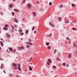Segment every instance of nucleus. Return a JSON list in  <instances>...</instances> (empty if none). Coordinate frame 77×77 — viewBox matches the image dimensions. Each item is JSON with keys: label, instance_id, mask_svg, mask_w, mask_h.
<instances>
[{"label": "nucleus", "instance_id": "1", "mask_svg": "<svg viewBox=\"0 0 77 77\" xmlns=\"http://www.w3.org/2000/svg\"><path fill=\"white\" fill-rule=\"evenodd\" d=\"M27 7L28 9H31V5L29 4H27Z\"/></svg>", "mask_w": 77, "mask_h": 77}, {"label": "nucleus", "instance_id": "2", "mask_svg": "<svg viewBox=\"0 0 77 77\" xmlns=\"http://www.w3.org/2000/svg\"><path fill=\"white\" fill-rule=\"evenodd\" d=\"M12 64H13V66H15V67H17V65L16 64L13 63H12Z\"/></svg>", "mask_w": 77, "mask_h": 77}, {"label": "nucleus", "instance_id": "3", "mask_svg": "<svg viewBox=\"0 0 77 77\" xmlns=\"http://www.w3.org/2000/svg\"><path fill=\"white\" fill-rule=\"evenodd\" d=\"M14 21L16 22V23H18V20L16 18H14Z\"/></svg>", "mask_w": 77, "mask_h": 77}, {"label": "nucleus", "instance_id": "4", "mask_svg": "<svg viewBox=\"0 0 77 77\" xmlns=\"http://www.w3.org/2000/svg\"><path fill=\"white\" fill-rule=\"evenodd\" d=\"M27 44H29V45H33V44H32V43L30 42H27Z\"/></svg>", "mask_w": 77, "mask_h": 77}, {"label": "nucleus", "instance_id": "5", "mask_svg": "<svg viewBox=\"0 0 77 77\" xmlns=\"http://www.w3.org/2000/svg\"><path fill=\"white\" fill-rule=\"evenodd\" d=\"M72 56V55L71 54H69L68 55V57L69 58H71Z\"/></svg>", "mask_w": 77, "mask_h": 77}, {"label": "nucleus", "instance_id": "6", "mask_svg": "<svg viewBox=\"0 0 77 77\" xmlns=\"http://www.w3.org/2000/svg\"><path fill=\"white\" fill-rule=\"evenodd\" d=\"M9 50H10V51H11V52H13V51H12V48H9Z\"/></svg>", "mask_w": 77, "mask_h": 77}, {"label": "nucleus", "instance_id": "7", "mask_svg": "<svg viewBox=\"0 0 77 77\" xmlns=\"http://www.w3.org/2000/svg\"><path fill=\"white\" fill-rule=\"evenodd\" d=\"M73 46L74 47H75V48H77V46L75 44V43H73Z\"/></svg>", "mask_w": 77, "mask_h": 77}, {"label": "nucleus", "instance_id": "8", "mask_svg": "<svg viewBox=\"0 0 77 77\" xmlns=\"http://www.w3.org/2000/svg\"><path fill=\"white\" fill-rule=\"evenodd\" d=\"M29 69L30 70V71H32V67H31L29 66Z\"/></svg>", "mask_w": 77, "mask_h": 77}, {"label": "nucleus", "instance_id": "9", "mask_svg": "<svg viewBox=\"0 0 77 77\" xmlns=\"http://www.w3.org/2000/svg\"><path fill=\"white\" fill-rule=\"evenodd\" d=\"M4 30H8V28L6 27H4Z\"/></svg>", "mask_w": 77, "mask_h": 77}, {"label": "nucleus", "instance_id": "10", "mask_svg": "<svg viewBox=\"0 0 77 77\" xmlns=\"http://www.w3.org/2000/svg\"><path fill=\"white\" fill-rule=\"evenodd\" d=\"M49 25H51V26L52 27H54V25H53L52 24V23H49Z\"/></svg>", "mask_w": 77, "mask_h": 77}, {"label": "nucleus", "instance_id": "11", "mask_svg": "<svg viewBox=\"0 0 77 77\" xmlns=\"http://www.w3.org/2000/svg\"><path fill=\"white\" fill-rule=\"evenodd\" d=\"M9 7H10V8H12V4L9 5Z\"/></svg>", "mask_w": 77, "mask_h": 77}, {"label": "nucleus", "instance_id": "12", "mask_svg": "<svg viewBox=\"0 0 77 77\" xmlns=\"http://www.w3.org/2000/svg\"><path fill=\"white\" fill-rule=\"evenodd\" d=\"M32 14H33V15L34 17H35V16H36V13L33 12L32 13Z\"/></svg>", "mask_w": 77, "mask_h": 77}, {"label": "nucleus", "instance_id": "13", "mask_svg": "<svg viewBox=\"0 0 77 77\" xmlns=\"http://www.w3.org/2000/svg\"><path fill=\"white\" fill-rule=\"evenodd\" d=\"M48 61L49 62V63H51V60L50 59H48Z\"/></svg>", "mask_w": 77, "mask_h": 77}, {"label": "nucleus", "instance_id": "14", "mask_svg": "<svg viewBox=\"0 0 77 77\" xmlns=\"http://www.w3.org/2000/svg\"><path fill=\"white\" fill-rule=\"evenodd\" d=\"M56 52H57V50H56V49L54 51V54H56Z\"/></svg>", "mask_w": 77, "mask_h": 77}, {"label": "nucleus", "instance_id": "15", "mask_svg": "<svg viewBox=\"0 0 77 77\" xmlns=\"http://www.w3.org/2000/svg\"><path fill=\"white\" fill-rule=\"evenodd\" d=\"M0 43H1V45H2V47H3V44L2 43V42H0Z\"/></svg>", "mask_w": 77, "mask_h": 77}, {"label": "nucleus", "instance_id": "16", "mask_svg": "<svg viewBox=\"0 0 77 77\" xmlns=\"http://www.w3.org/2000/svg\"><path fill=\"white\" fill-rule=\"evenodd\" d=\"M51 47L50 46H48V50H50V49H51Z\"/></svg>", "mask_w": 77, "mask_h": 77}, {"label": "nucleus", "instance_id": "17", "mask_svg": "<svg viewBox=\"0 0 77 77\" xmlns=\"http://www.w3.org/2000/svg\"><path fill=\"white\" fill-rule=\"evenodd\" d=\"M7 36L8 38H10V35H9V34H7Z\"/></svg>", "mask_w": 77, "mask_h": 77}, {"label": "nucleus", "instance_id": "18", "mask_svg": "<svg viewBox=\"0 0 77 77\" xmlns=\"http://www.w3.org/2000/svg\"><path fill=\"white\" fill-rule=\"evenodd\" d=\"M18 69H19L20 71H21V67H18Z\"/></svg>", "mask_w": 77, "mask_h": 77}, {"label": "nucleus", "instance_id": "19", "mask_svg": "<svg viewBox=\"0 0 77 77\" xmlns=\"http://www.w3.org/2000/svg\"><path fill=\"white\" fill-rule=\"evenodd\" d=\"M20 48L21 50L22 49H24V48L23 46H22L20 47Z\"/></svg>", "mask_w": 77, "mask_h": 77}, {"label": "nucleus", "instance_id": "20", "mask_svg": "<svg viewBox=\"0 0 77 77\" xmlns=\"http://www.w3.org/2000/svg\"><path fill=\"white\" fill-rule=\"evenodd\" d=\"M14 11H15V12H19V11H18V10H17L16 9H14Z\"/></svg>", "mask_w": 77, "mask_h": 77}, {"label": "nucleus", "instance_id": "21", "mask_svg": "<svg viewBox=\"0 0 77 77\" xmlns=\"http://www.w3.org/2000/svg\"><path fill=\"white\" fill-rule=\"evenodd\" d=\"M34 29H35V26H33V27L32 28V31H33Z\"/></svg>", "mask_w": 77, "mask_h": 77}, {"label": "nucleus", "instance_id": "22", "mask_svg": "<svg viewBox=\"0 0 77 77\" xmlns=\"http://www.w3.org/2000/svg\"><path fill=\"white\" fill-rule=\"evenodd\" d=\"M58 20H59V21H61V17H60V18H58Z\"/></svg>", "mask_w": 77, "mask_h": 77}, {"label": "nucleus", "instance_id": "23", "mask_svg": "<svg viewBox=\"0 0 77 77\" xmlns=\"http://www.w3.org/2000/svg\"><path fill=\"white\" fill-rule=\"evenodd\" d=\"M63 66H65V65H66V64H65V63H63Z\"/></svg>", "mask_w": 77, "mask_h": 77}, {"label": "nucleus", "instance_id": "24", "mask_svg": "<svg viewBox=\"0 0 77 77\" xmlns=\"http://www.w3.org/2000/svg\"><path fill=\"white\" fill-rule=\"evenodd\" d=\"M72 6L73 7H74L75 6V5H74V4H72Z\"/></svg>", "mask_w": 77, "mask_h": 77}, {"label": "nucleus", "instance_id": "25", "mask_svg": "<svg viewBox=\"0 0 77 77\" xmlns=\"http://www.w3.org/2000/svg\"><path fill=\"white\" fill-rule=\"evenodd\" d=\"M8 24H6L5 26V27H8Z\"/></svg>", "mask_w": 77, "mask_h": 77}, {"label": "nucleus", "instance_id": "26", "mask_svg": "<svg viewBox=\"0 0 77 77\" xmlns=\"http://www.w3.org/2000/svg\"><path fill=\"white\" fill-rule=\"evenodd\" d=\"M18 50H21V47H18Z\"/></svg>", "mask_w": 77, "mask_h": 77}, {"label": "nucleus", "instance_id": "27", "mask_svg": "<svg viewBox=\"0 0 77 77\" xmlns=\"http://www.w3.org/2000/svg\"><path fill=\"white\" fill-rule=\"evenodd\" d=\"M47 65H50V63H51L48 62H47Z\"/></svg>", "mask_w": 77, "mask_h": 77}, {"label": "nucleus", "instance_id": "28", "mask_svg": "<svg viewBox=\"0 0 77 77\" xmlns=\"http://www.w3.org/2000/svg\"><path fill=\"white\" fill-rule=\"evenodd\" d=\"M28 32H29V31L27 30V31L26 32V34H28Z\"/></svg>", "mask_w": 77, "mask_h": 77}, {"label": "nucleus", "instance_id": "29", "mask_svg": "<svg viewBox=\"0 0 77 77\" xmlns=\"http://www.w3.org/2000/svg\"><path fill=\"white\" fill-rule=\"evenodd\" d=\"M17 65L18 66V67H20L21 66V65H20L19 63L17 64Z\"/></svg>", "mask_w": 77, "mask_h": 77}, {"label": "nucleus", "instance_id": "30", "mask_svg": "<svg viewBox=\"0 0 77 77\" xmlns=\"http://www.w3.org/2000/svg\"><path fill=\"white\" fill-rule=\"evenodd\" d=\"M51 4H52V3L51 2H50L49 3V5L50 6H51Z\"/></svg>", "mask_w": 77, "mask_h": 77}, {"label": "nucleus", "instance_id": "31", "mask_svg": "<svg viewBox=\"0 0 77 77\" xmlns=\"http://www.w3.org/2000/svg\"><path fill=\"white\" fill-rule=\"evenodd\" d=\"M12 15H15V13L14 12H12Z\"/></svg>", "mask_w": 77, "mask_h": 77}, {"label": "nucleus", "instance_id": "32", "mask_svg": "<svg viewBox=\"0 0 77 77\" xmlns=\"http://www.w3.org/2000/svg\"><path fill=\"white\" fill-rule=\"evenodd\" d=\"M57 60H58V61H60V59H59V58H57Z\"/></svg>", "mask_w": 77, "mask_h": 77}, {"label": "nucleus", "instance_id": "33", "mask_svg": "<svg viewBox=\"0 0 77 77\" xmlns=\"http://www.w3.org/2000/svg\"><path fill=\"white\" fill-rule=\"evenodd\" d=\"M60 8H63V5H61L60 6Z\"/></svg>", "mask_w": 77, "mask_h": 77}, {"label": "nucleus", "instance_id": "34", "mask_svg": "<svg viewBox=\"0 0 77 77\" xmlns=\"http://www.w3.org/2000/svg\"><path fill=\"white\" fill-rule=\"evenodd\" d=\"M22 29H20L19 30V32H22Z\"/></svg>", "mask_w": 77, "mask_h": 77}, {"label": "nucleus", "instance_id": "35", "mask_svg": "<svg viewBox=\"0 0 77 77\" xmlns=\"http://www.w3.org/2000/svg\"><path fill=\"white\" fill-rule=\"evenodd\" d=\"M11 27L13 29V30H14V26L13 25H11Z\"/></svg>", "mask_w": 77, "mask_h": 77}, {"label": "nucleus", "instance_id": "36", "mask_svg": "<svg viewBox=\"0 0 77 77\" xmlns=\"http://www.w3.org/2000/svg\"><path fill=\"white\" fill-rule=\"evenodd\" d=\"M27 48H30V46L29 45H27Z\"/></svg>", "mask_w": 77, "mask_h": 77}, {"label": "nucleus", "instance_id": "37", "mask_svg": "<svg viewBox=\"0 0 77 77\" xmlns=\"http://www.w3.org/2000/svg\"><path fill=\"white\" fill-rule=\"evenodd\" d=\"M14 27H15L16 28H17V25H14Z\"/></svg>", "mask_w": 77, "mask_h": 77}, {"label": "nucleus", "instance_id": "38", "mask_svg": "<svg viewBox=\"0 0 77 77\" xmlns=\"http://www.w3.org/2000/svg\"><path fill=\"white\" fill-rule=\"evenodd\" d=\"M69 44H71V40H70L69 42Z\"/></svg>", "mask_w": 77, "mask_h": 77}, {"label": "nucleus", "instance_id": "39", "mask_svg": "<svg viewBox=\"0 0 77 77\" xmlns=\"http://www.w3.org/2000/svg\"><path fill=\"white\" fill-rule=\"evenodd\" d=\"M29 41L30 42H32V40H31V39H28Z\"/></svg>", "mask_w": 77, "mask_h": 77}, {"label": "nucleus", "instance_id": "40", "mask_svg": "<svg viewBox=\"0 0 77 77\" xmlns=\"http://www.w3.org/2000/svg\"><path fill=\"white\" fill-rule=\"evenodd\" d=\"M47 45H49V43L48 42L46 44Z\"/></svg>", "mask_w": 77, "mask_h": 77}, {"label": "nucleus", "instance_id": "41", "mask_svg": "<svg viewBox=\"0 0 77 77\" xmlns=\"http://www.w3.org/2000/svg\"><path fill=\"white\" fill-rule=\"evenodd\" d=\"M10 77H12V74H11L10 75Z\"/></svg>", "mask_w": 77, "mask_h": 77}, {"label": "nucleus", "instance_id": "42", "mask_svg": "<svg viewBox=\"0 0 77 77\" xmlns=\"http://www.w3.org/2000/svg\"><path fill=\"white\" fill-rule=\"evenodd\" d=\"M49 36H50V37H51V33L50 34V35H49Z\"/></svg>", "mask_w": 77, "mask_h": 77}, {"label": "nucleus", "instance_id": "43", "mask_svg": "<svg viewBox=\"0 0 77 77\" xmlns=\"http://www.w3.org/2000/svg\"><path fill=\"white\" fill-rule=\"evenodd\" d=\"M13 69H17V68L15 67H14V68H13Z\"/></svg>", "mask_w": 77, "mask_h": 77}, {"label": "nucleus", "instance_id": "44", "mask_svg": "<svg viewBox=\"0 0 77 77\" xmlns=\"http://www.w3.org/2000/svg\"><path fill=\"white\" fill-rule=\"evenodd\" d=\"M53 66L54 68H56V66Z\"/></svg>", "mask_w": 77, "mask_h": 77}, {"label": "nucleus", "instance_id": "45", "mask_svg": "<svg viewBox=\"0 0 77 77\" xmlns=\"http://www.w3.org/2000/svg\"><path fill=\"white\" fill-rule=\"evenodd\" d=\"M23 34H24V33L22 32V33H21V35H23Z\"/></svg>", "mask_w": 77, "mask_h": 77}, {"label": "nucleus", "instance_id": "46", "mask_svg": "<svg viewBox=\"0 0 77 77\" xmlns=\"http://www.w3.org/2000/svg\"><path fill=\"white\" fill-rule=\"evenodd\" d=\"M73 30H75V29H76L75 28H73Z\"/></svg>", "mask_w": 77, "mask_h": 77}, {"label": "nucleus", "instance_id": "47", "mask_svg": "<svg viewBox=\"0 0 77 77\" xmlns=\"http://www.w3.org/2000/svg\"><path fill=\"white\" fill-rule=\"evenodd\" d=\"M67 39H68L69 40V37H66Z\"/></svg>", "mask_w": 77, "mask_h": 77}, {"label": "nucleus", "instance_id": "48", "mask_svg": "<svg viewBox=\"0 0 77 77\" xmlns=\"http://www.w3.org/2000/svg\"><path fill=\"white\" fill-rule=\"evenodd\" d=\"M0 59L1 60H3V59H2L1 58H0Z\"/></svg>", "mask_w": 77, "mask_h": 77}, {"label": "nucleus", "instance_id": "49", "mask_svg": "<svg viewBox=\"0 0 77 77\" xmlns=\"http://www.w3.org/2000/svg\"><path fill=\"white\" fill-rule=\"evenodd\" d=\"M68 23H69V22H66V24H68Z\"/></svg>", "mask_w": 77, "mask_h": 77}, {"label": "nucleus", "instance_id": "50", "mask_svg": "<svg viewBox=\"0 0 77 77\" xmlns=\"http://www.w3.org/2000/svg\"><path fill=\"white\" fill-rule=\"evenodd\" d=\"M2 66H1V69H2Z\"/></svg>", "mask_w": 77, "mask_h": 77}, {"label": "nucleus", "instance_id": "51", "mask_svg": "<svg viewBox=\"0 0 77 77\" xmlns=\"http://www.w3.org/2000/svg\"><path fill=\"white\" fill-rule=\"evenodd\" d=\"M16 77H19V76H18V75H17L16 76Z\"/></svg>", "mask_w": 77, "mask_h": 77}, {"label": "nucleus", "instance_id": "52", "mask_svg": "<svg viewBox=\"0 0 77 77\" xmlns=\"http://www.w3.org/2000/svg\"><path fill=\"white\" fill-rule=\"evenodd\" d=\"M37 3H39V2H37Z\"/></svg>", "mask_w": 77, "mask_h": 77}, {"label": "nucleus", "instance_id": "53", "mask_svg": "<svg viewBox=\"0 0 77 77\" xmlns=\"http://www.w3.org/2000/svg\"><path fill=\"white\" fill-rule=\"evenodd\" d=\"M68 66V65H66V66H67H67Z\"/></svg>", "mask_w": 77, "mask_h": 77}, {"label": "nucleus", "instance_id": "54", "mask_svg": "<svg viewBox=\"0 0 77 77\" xmlns=\"http://www.w3.org/2000/svg\"><path fill=\"white\" fill-rule=\"evenodd\" d=\"M21 39L22 40V41L23 40V39L22 38H21Z\"/></svg>", "mask_w": 77, "mask_h": 77}, {"label": "nucleus", "instance_id": "55", "mask_svg": "<svg viewBox=\"0 0 77 77\" xmlns=\"http://www.w3.org/2000/svg\"><path fill=\"white\" fill-rule=\"evenodd\" d=\"M25 2V1H23V3H24Z\"/></svg>", "mask_w": 77, "mask_h": 77}, {"label": "nucleus", "instance_id": "56", "mask_svg": "<svg viewBox=\"0 0 77 77\" xmlns=\"http://www.w3.org/2000/svg\"><path fill=\"white\" fill-rule=\"evenodd\" d=\"M1 14H2V15H3V12H1Z\"/></svg>", "mask_w": 77, "mask_h": 77}, {"label": "nucleus", "instance_id": "57", "mask_svg": "<svg viewBox=\"0 0 77 77\" xmlns=\"http://www.w3.org/2000/svg\"><path fill=\"white\" fill-rule=\"evenodd\" d=\"M4 72H5V73H6V72H5V71H4Z\"/></svg>", "mask_w": 77, "mask_h": 77}, {"label": "nucleus", "instance_id": "58", "mask_svg": "<svg viewBox=\"0 0 77 77\" xmlns=\"http://www.w3.org/2000/svg\"><path fill=\"white\" fill-rule=\"evenodd\" d=\"M35 33H36V32L35 31H34Z\"/></svg>", "mask_w": 77, "mask_h": 77}, {"label": "nucleus", "instance_id": "59", "mask_svg": "<svg viewBox=\"0 0 77 77\" xmlns=\"http://www.w3.org/2000/svg\"><path fill=\"white\" fill-rule=\"evenodd\" d=\"M2 66H3V64H2Z\"/></svg>", "mask_w": 77, "mask_h": 77}, {"label": "nucleus", "instance_id": "60", "mask_svg": "<svg viewBox=\"0 0 77 77\" xmlns=\"http://www.w3.org/2000/svg\"><path fill=\"white\" fill-rule=\"evenodd\" d=\"M15 30L16 31H17V29H15Z\"/></svg>", "mask_w": 77, "mask_h": 77}, {"label": "nucleus", "instance_id": "61", "mask_svg": "<svg viewBox=\"0 0 77 77\" xmlns=\"http://www.w3.org/2000/svg\"><path fill=\"white\" fill-rule=\"evenodd\" d=\"M1 40H3V39L2 38H1Z\"/></svg>", "mask_w": 77, "mask_h": 77}, {"label": "nucleus", "instance_id": "62", "mask_svg": "<svg viewBox=\"0 0 77 77\" xmlns=\"http://www.w3.org/2000/svg\"><path fill=\"white\" fill-rule=\"evenodd\" d=\"M66 42V43H67V42L66 41V42Z\"/></svg>", "mask_w": 77, "mask_h": 77}, {"label": "nucleus", "instance_id": "63", "mask_svg": "<svg viewBox=\"0 0 77 77\" xmlns=\"http://www.w3.org/2000/svg\"><path fill=\"white\" fill-rule=\"evenodd\" d=\"M23 21H24V19H23Z\"/></svg>", "mask_w": 77, "mask_h": 77}, {"label": "nucleus", "instance_id": "64", "mask_svg": "<svg viewBox=\"0 0 77 77\" xmlns=\"http://www.w3.org/2000/svg\"><path fill=\"white\" fill-rule=\"evenodd\" d=\"M28 62H30V60H29V61H28Z\"/></svg>", "mask_w": 77, "mask_h": 77}]
</instances>
